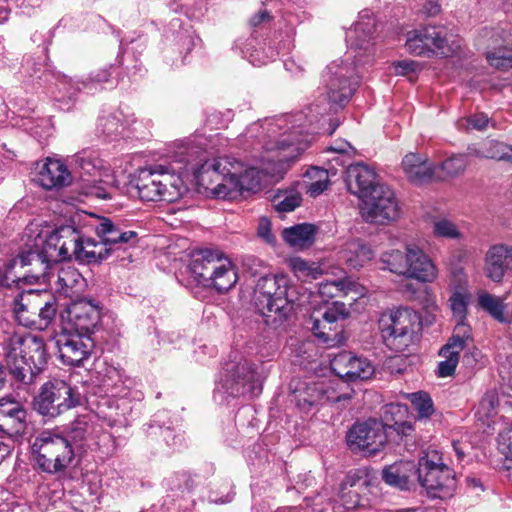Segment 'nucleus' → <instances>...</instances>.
<instances>
[{"instance_id": "nucleus-1", "label": "nucleus", "mask_w": 512, "mask_h": 512, "mask_svg": "<svg viewBox=\"0 0 512 512\" xmlns=\"http://www.w3.org/2000/svg\"><path fill=\"white\" fill-rule=\"evenodd\" d=\"M304 115H283L267 118L251 124L247 128L246 136L255 139L261 147L263 154L260 164L242 171L241 164L238 172V182L242 192L254 191L260 188L266 176L279 177L286 170L289 163L296 161L308 148L310 136L300 129Z\"/></svg>"}, {"instance_id": "nucleus-2", "label": "nucleus", "mask_w": 512, "mask_h": 512, "mask_svg": "<svg viewBox=\"0 0 512 512\" xmlns=\"http://www.w3.org/2000/svg\"><path fill=\"white\" fill-rule=\"evenodd\" d=\"M25 237L26 249L0 270L2 286L38 283L46 277V270L52 264L71 259L77 230L72 226L40 229L30 224L25 230Z\"/></svg>"}, {"instance_id": "nucleus-3", "label": "nucleus", "mask_w": 512, "mask_h": 512, "mask_svg": "<svg viewBox=\"0 0 512 512\" xmlns=\"http://www.w3.org/2000/svg\"><path fill=\"white\" fill-rule=\"evenodd\" d=\"M375 30V21L368 14H362L359 20L347 31L346 41L350 51L343 59H337L327 65L323 72L324 96L329 105L328 110L333 106L342 107L345 105L355 92L359 76L357 72L358 64L362 63L361 51L366 53L372 46V35ZM317 113L327 112V108L319 109L315 104Z\"/></svg>"}, {"instance_id": "nucleus-4", "label": "nucleus", "mask_w": 512, "mask_h": 512, "mask_svg": "<svg viewBox=\"0 0 512 512\" xmlns=\"http://www.w3.org/2000/svg\"><path fill=\"white\" fill-rule=\"evenodd\" d=\"M298 288L284 275L264 276L256 284L254 304L266 322H282L301 304Z\"/></svg>"}, {"instance_id": "nucleus-5", "label": "nucleus", "mask_w": 512, "mask_h": 512, "mask_svg": "<svg viewBox=\"0 0 512 512\" xmlns=\"http://www.w3.org/2000/svg\"><path fill=\"white\" fill-rule=\"evenodd\" d=\"M384 268L391 273L420 283H433L439 270L433 259L417 243L409 242L404 250L391 249L380 256Z\"/></svg>"}, {"instance_id": "nucleus-6", "label": "nucleus", "mask_w": 512, "mask_h": 512, "mask_svg": "<svg viewBox=\"0 0 512 512\" xmlns=\"http://www.w3.org/2000/svg\"><path fill=\"white\" fill-rule=\"evenodd\" d=\"M189 270L199 284L212 286L219 292L231 289L238 279L231 260L218 250L195 251L189 263Z\"/></svg>"}, {"instance_id": "nucleus-7", "label": "nucleus", "mask_w": 512, "mask_h": 512, "mask_svg": "<svg viewBox=\"0 0 512 512\" xmlns=\"http://www.w3.org/2000/svg\"><path fill=\"white\" fill-rule=\"evenodd\" d=\"M134 186L143 201L174 202L187 191L175 171L159 164L139 170Z\"/></svg>"}, {"instance_id": "nucleus-8", "label": "nucleus", "mask_w": 512, "mask_h": 512, "mask_svg": "<svg viewBox=\"0 0 512 512\" xmlns=\"http://www.w3.org/2000/svg\"><path fill=\"white\" fill-rule=\"evenodd\" d=\"M378 324L385 344L396 352H402L420 332L421 317L415 310L402 307L383 312Z\"/></svg>"}, {"instance_id": "nucleus-9", "label": "nucleus", "mask_w": 512, "mask_h": 512, "mask_svg": "<svg viewBox=\"0 0 512 512\" xmlns=\"http://www.w3.org/2000/svg\"><path fill=\"white\" fill-rule=\"evenodd\" d=\"M13 313L18 324L44 330L56 316V300L45 291L25 290L14 299Z\"/></svg>"}, {"instance_id": "nucleus-10", "label": "nucleus", "mask_w": 512, "mask_h": 512, "mask_svg": "<svg viewBox=\"0 0 512 512\" xmlns=\"http://www.w3.org/2000/svg\"><path fill=\"white\" fill-rule=\"evenodd\" d=\"M31 453L36 466L49 474L65 470L74 459V450L69 440L49 431L36 437Z\"/></svg>"}, {"instance_id": "nucleus-11", "label": "nucleus", "mask_w": 512, "mask_h": 512, "mask_svg": "<svg viewBox=\"0 0 512 512\" xmlns=\"http://www.w3.org/2000/svg\"><path fill=\"white\" fill-rule=\"evenodd\" d=\"M81 395L65 380L54 378L45 382L34 399L35 410L49 418H55L80 405Z\"/></svg>"}, {"instance_id": "nucleus-12", "label": "nucleus", "mask_w": 512, "mask_h": 512, "mask_svg": "<svg viewBox=\"0 0 512 512\" xmlns=\"http://www.w3.org/2000/svg\"><path fill=\"white\" fill-rule=\"evenodd\" d=\"M405 47L416 56L448 57L455 54L461 44L459 40L449 39L442 27L424 26L407 33Z\"/></svg>"}, {"instance_id": "nucleus-13", "label": "nucleus", "mask_w": 512, "mask_h": 512, "mask_svg": "<svg viewBox=\"0 0 512 512\" xmlns=\"http://www.w3.org/2000/svg\"><path fill=\"white\" fill-rule=\"evenodd\" d=\"M418 480L431 497L452 496L456 488L453 470L441 462L436 452L420 458L417 469Z\"/></svg>"}, {"instance_id": "nucleus-14", "label": "nucleus", "mask_w": 512, "mask_h": 512, "mask_svg": "<svg viewBox=\"0 0 512 512\" xmlns=\"http://www.w3.org/2000/svg\"><path fill=\"white\" fill-rule=\"evenodd\" d=\"M360 213L366 222L387 224L397 220L401 211L394 191L383 184L361 201Z\"/></svg>"}, {"instance_id": "nucleus-15", "label": "nucleus", "mask_w": 512, "mask_h": 512, "mask_svg": "<svg viewBox=\"0 0 512 512\" xmlns=\"http://www.w3.org/2000/svg\"><path fill=\"white\" fill-rule=\"evenodd\" d=\"M82 170L83 192L87 196L111 199L118 190V181L108 168L97 166L91 159L78 157L76 160Z\"/></svg>"}, {"instance_id": "nucleus-16", "label": "nucleus", "mask_w": 512, "mask_h": 512, "mask_svg": "<svg viewBox=\"0 0 512 512\" xmlns=\"http://www.w3.org/2000/svg\"><path fill=\"white\" fill-rule=\"evenodd\" d=\"M225 372L224 378L217 383L218 392L234 397L260 392L257 373L248 361L227 364Z\"/></svg>"}, {"instance_id": "nucleus-17", "label": "nucleus", "mask_w": 512, "mask_h": 512, "mask_svg": "<svg viewBox=\"0 0 512 512\" xmlns=\"http://www.w3.org/2000/svg\"><path fill=\"white\" fill-rule=\"evenodd\" d=\"M347 443L352 451L375 454L387 443L385 426L377 420L357 423L349 430Z\"/></svg>"}, {"instance_id": "nucleus-18", "label": "nucleus", "mask_w": 512, "mask_h": 512, "mask_svg": "<svg viewBox=\"0 0 512 512\" xmlns=\"http://www.w3.org/2000/svg\"><path fill=\"white\" fill-rule=\"evenodd\" d=\"M241 162L231 161L228 157L215 160L206 165L205 172L211 169L218 183L211 188V193L219 199H234L241 195V184L238 182V172Z\"/></svg>"}, {"instance_id": "nucleus-19", "label": "nucleus", "mask_w": 512, "mask_h": 512, "mask_svg": "<svg viewBox=\"0 0 512 512\" xmlns=\"http://www.w3.org/2000/svg\"><path fill=\"white\" fill-rule=\"evenodd\" d=\"M371 480L365 470L350 472L341 484L340 498L348 509L367 508L372 505Z\"/></svg>"}, {"instance_id": "nucleus-20", "label": "nucleus", "mask_w": 512, "mask_h": 512, "mask_svg": "<svg viewBox=\"0 0 512 512\" xmlns=\"http://www.w3.org/2000/svg\"><path fill=\"white\" fill-rule=\"evenodd\" d=\"M483 38L487 44L486 59L489 65L498 70L512 68V36L503 28L485 29Z\"/></svg>"}, {"instance_id": "nucleus-21", "label": "nucleus", "mask_w": 512, "mask_h": 512, "mask_svg": "<svg viewBox=\"0 0 512 512\" xmlns=\"http://www.w3.org/2000/svg\"><path fill=\"white\" fill-rule=\"evenodd\" d=\"M56 345L64 364L79 366L90 356L94 342L90 336L79 333L60 334L56 339Z\"/></svg>"}, {"instance_id": "nucleus-22", "label": "nucleus", "mask_w": 512, "mask_h": 512, "mask_svg": "<svg viewBox=\"0 0 512 512\" xmlns=\"http://www.w3.org/2000/svg\"><path fill=\"white\" fill-rule=\"evenodd\" d=\"M332 371L346 381L366 380L374 373V367L366 359L350 352H341L331 360Z\"/></svg>"}, {"instance_id": "nucleus-23", "label": "nucleus", "mask_w": 512, "mask_h": 512, "mask_svg": "<svg viewBox=\"0 0 512 512\" xmlns=\"http://www.w3.org/2000/svg\"><path fill=\"white\" fill-rule=\"evenodd\" d=\"M25 336L12 335L3 346L6 365L13 377L24 384L31 383V369L26 364Z\"/></svg>"}, {"instance_id": "nucleus-24", "label": "nucleus", "mask_w": 512, "mask_h": 512, "mask_svg": "<svg viewBox=\"0 0 512 512\" xmlns=\"http://www.w3.org/2000/svg\"><path fill=\"white\" fill-rule=\"evenodd\" d=\"M345 182L348 191L361 201L367 198L374 188L382 185L378 182L374 169L362 162L347 167Z\"/></svg>"}, {"instance_id": "nucleus-25", "label": "nucleus", "mask_w": 512, "mask_h": 512, "mask_svg": "<svg viewBox=\"0 0 512 512\" xmlns=\"http://www.w3.org/2000/svg\"><path fill=\"white\" fill-rule=\"evenodd\" d=\"M66 318L75 328L76 333L90 336L100 320V311L88 300H79L67 306Z\"/></svg>"}, {"instance_id": "nucleus-26", "label": "nucleus", "mask_w": 512, "mask_h": 512, "mask_svg": "<svg viewBox=\"0 0 512 512\" xmlns=\"http://www.w3.org/2000/svg\"><path fill=\"white\" fill-rule=\"evenodd\" d=\"M348 315L346 305L342 302H333L327 306L321 314V319L312 316V331L314 335L321 338L325 343L334 342L338 335L337 321Z\"/></svg>"}, {"instance_id": "nucleus-27", "label": "nucleus", "mask_w": 512, "mask_h": 512, "mask_svg": "<svg viewBox=\"0 0 512 512\" xmlns=\"http://www.w3.org/2000/svg\"><path fill=\"white\" fill-rule=\"evenodd\" d=\"M350 397L349 394L336 395L334 387L323 382L307 384L302 391L296 392L297 405L304 411H309L316 404L340 402Z\"/></svg>"}, {"instance_id": "nucleus-28", "label": "nucleus", "mask_w": 512, "mask_h": 512, "mask_svg": "<svg viewBox=\"0 0 512 512\" xmlns=\"http://www.w3.org/2000/svg\"><path fill=\"white\" fill-rule=\"evenodd\" d=\"M27 412L22 406L10 399H0V429L9 438H17L25 433Z\"/></svg>"}, {"instance_id": "nucleus-29", "label": "nucleus", "mask_w": 512, "mask_h": 512, "mask_svg": "<svg viewBox=\"0 0 512 512\" xmlns=\"http://www.w3.org/2000/svg\"><path fill=\"white\" fill-rule=\"evenodd\" d=\"M512 246L495 244L489 247L484 257L485 275L493 282L500 283L509 269Z\"/></svg>"}, {"instance_id": "nucleus-30", "label": "nucleus", "mask_w": 512, "mask_h": 512, "mask_svg": "<svg viewBox=\"0 0 512 512\" xmlns=\"http://www.w3.org/2000/svg\"><path fill=\"white\" fill-rule=\"evenodd\" d=\"M366 293L365 287L352 280L350 277H345L336 280H327L319 284L318 295L323 301L328 302L335 297H348L352 301L363 297Z\"/></svg>"}, {"instance_id": "nucleus-31", "label": "nucleus", "mask_w": 512, "mask_h": 512, "mask_svg": "<svg viewBox=\"0 0 512 512\" xmlns=\"http://www.w3.org/2000/svg\"><path fill=\"white\" fill-rule=\"evenodd\" d=\"M465 327L459 326L457 334H453L448 343L440 350V355L445 358L438 365L440 377L451 376L459 362L460 353L466 348L470 339L465 338Z\"/></svg>"}, {"instance_id": "nucleus-32", "label": "nucleus", "mask_w": 512, "mask_h": 512, "mask_svg": "<svg viewBox=\"0 0 512 512\" xmlns=\"http://www.w3.org/2000/svg\"><path fill=\"white\" fill-rule=\"evenodd\" d=\"M35 181L45 189H52L68 184L70 173L61 161L47 159L37 165Z\"/></svg>"}, {"instance_id": "nucleus-33", "label": "nucleus", "mask_w": 512, "mask_h": 512, "mask_svg": "<svg viewBox=\"0 0 512 512\" xmlns=\"http://www.w3.org/2000/svg\"><path fill=\"white\" fill-rule=\"evenodd\" d=\"M407 178L413 183H424L437 178L435 165L424 155L409 153L402 161Z\"/></svg>"}, {"instance_id": "nucleus-34", "label": "nucleus", "mask_w": 512, "mask_h": 512, "mask_svg": "<svg viewBox=\"0 0 512 512\" xmlns=\"http://www.w3.org/2000/svg\"><path fill=\"white\" fill-rule=\"evenodd\" d=\"M54 278L53 285L56 292L66 297H73L80 292L83 287L84 279L82 275L77 269L71 266L60 268L56 275L46 272V277L42 279L52 282Z\"/></svg>"}, {"instance_id": "nucleus-35", "label": "nucleus", "mask_w": 512, "mask_h": 512, "mask_svg": "<svg viewBox=\"0 0 512 512\" xmlns=\"http://www.w3.org/2000/svg\"><path fill=\"white\" fill-rule=\"evenodd\" d=\"M75 249L72 248V257L80 262H98L106 259L111 252V247H105L102 241L96 242L91 238H83L77 231Z\"/></svg>"}, {"instance_id": "nucleus-36", "label": "nucleus", "mask_w": 512, "mask_h": 512, "mask_svg": "<svg viewBox=\"0 0 512 512\" xmlns=\"http://www.w3.org/2000/svg\"><path fill=\"white\" fill-rule=\"evenodd\" d=\"M97 224L94 225L96 234L105 243V247H111V251L115 246L126 244L137 237L134 231H121L111 220L107 218H97Z\"/></svg>"}, {"instance_id": "nucleus-37", "label": "nucleus", "mask_w": 512, "mask_h": 512, "mask_svg": "<svg viewBox=\"0 0 512 512\" xmlns=\"http://www.w3.org/2000/svg\"><path fill=\"white\" fill-rule=\"evenodd\" d=\"M417 469L413 461L396 462L383 469L382 478L388 485L405 490L411 478L417 475Z\"/></svg>"}, {"instance_id": "nucleus-38", "label": "nucleus", "mask_w": 512, "mask_h": 512, "mask_svg": "<svg viewBox=\"0 0 512 512\" xmlns=\"http://www.w3.org/2000/svg\"><path fill=\"white\" fill-rule=\"evenodd\" d=\"M340 253L341 258L346 262V264L354 269L363 267L375 256L373 249L359 239L347 241Z\"/></svg>"}, {"instance_id": "nucleus-39", "label": "nucleus", "mask_w": 512, "mask_h": 512, "mask_svg": "<svg viewBox=\"0 0 512 512\" xmlns=\"http://www.w3.org/2000/svg\"><path fill=\"white\" fill-rule=\"evenodd\" d=\"M469 300L470 293L463 285L457 286L449 298V306L452 311L453 318L457 322L453 334H457L459 326L462 325L466 328L464 335L467 339H471L470 328L465 323Z\"/></svg>"}, {"instance_id": "nucleus-40", "label": "nucleus", "mask_w": 512, "mask_h": 512, "mask_svg": "<svg viewBox=\"0 0 512 512\" xmlns=\"http://www.w3.org/2000/svg\"><path fill=\"white\" fill-rule=\"evenodd\" d=\"M24 347H26V364L31 369V382L47 361V353L44 341L41 337L27 335L24 339Z\"/></svg>"}, {"instance_id": "nucleus-41", "label": "nucleus", "mask_w": 512, "mask_h": 512, "mask_svg": "<svg viewBox=\"0 0 512 512\" xmlns=\"http://www.w3.org/2000/svg\"><path fill=\"white\" fill-rule=\"evenodd\" d=\"M316 232L315 225L301 223L285 228L282 237L289 246L295 249H304L314 243Z\"/></svg>"}, {"instance_id": "nucleus-42", "label": "nucleus", "mask_w": 512, "mask_h": 512, "mask_svg": "<svg viewBox=\"0 0 512 512\" xmlns=\"http://www.w3.org/2000/svg\"><path fill=\"white\" fill-rule=\"evenodd\" d=\"M132 385L131 379L124 371L115 367H107L101 379V386L107 395L123 397Z\"/></svg>"}, {"instance_id": "nucleus-43", "label": "nucleus", "mask_w": 512, "mask_h": 512, "mask_svg": "<svg viewBox=\"0 0 512 512\" xmlns=\"http://www.w3.org/2000/svg\"><path fill=\"white\" fill-rule=\"evenodd\" d=\"M469 154L488 159H506L512 162V146L496 140H485L477 146L470 147Z\"/></svg>"}, {"instance_id": "nucleus-44", "label": "nucleus", "mask_w": 512, "mask_h": 512, "mask_svg": "<svg viewBox=\"0 0 512 512\" xmlns=\"http://www.w3.org/2000/svg\"><path fill=\"white\" fill-rule=\"evenodd\" d=\"M499 396L496 391L487 392L480 401L476 417L487 427H491L495 423V417L498 414Z\"/></svg>"}, {"instance_id": "nucleus-45", "label": "nucleus", "mask_w": 512, "mask_h": 512, "mask_svg": "<svg viewBox=\"0 0 512 512\" xmlns=\"http://www.w3.org/2000/svg\"><path fill=\"white\" fill-rule=\"evenodd\" d=\"M306 175L311 180L306 186V193L311 197L321 195L330 185L329 173L325 169L312 167Z\"/></svg>"}, {"instance_id": "nucleus-46", "label": "nucleus", "mask_w": 512, "mask_h": 512, "mask_svg": "<svg viewBox=\"0 0 512 512\" xmlns=\"http://www.w3.org/2000/svg\"><path fill=\"white\" fill-rule=\"evenodd\" d=\"M478 304L497 321H506V305L500 297L494 296L488 292H482L478 295Z\"/></svg>"}, {"instance_id": "nucleus-47", "label": "nucleus", "mask_w": 512, "mask_h": 512, "mask_svg": "<svg viewBox=\"0 0 512 512\" xmlns=\"http://www.w3.org/2000/svg\"><path fill=\"white\" fill-rule=\"evenodd\" d=\"M468 165V158L464 154L454 155L443 161L439 167L442 174L437 175L439 179L455 178L463 174Z\"/></svg>"}, {"instance_id": "nucleus-48", "label": "nucleus", "mask_w": 512, "mask_h": 512, "mask_svg": "<svg viewBox=\"0 0 512 512\" xmlns=\"http://www.w3.org/2000/svg\"><path fill=\"white\" fill-rule=\"evenodd\" d=\"M419 420L430 418L435 412L434 404L430 395L426 392H414L407 395Z\"/></svg>"}, {"instance_id": "nucleus-49", "label": "nucleus", "mask_w": 512, "mask_h": 512, "mask_svg": "<svg viewBox=\"0 0 512 512\" xmlns=\"http://www.w3.org/2000/svg\"><path fill=\"white\" fill-rule=\"evenodd\" d=\"M94 427L86 416L76 419L69 430V437L75 444L83 446L85 442L92 440Z\"/></svg>"}, {"instance_id": "nucleus-50", "label": "nucleus", "mask_w": 512, "mask_h": 512, "mask_svg": "<svg viewBox=\"0 0 512 512\" xmlns=\"http://www.w3.org/2000/svg\"><path fill=\"white\" fill-rule=\"evenodd\" d=\"M301 202V194L296 190L278 191L274 196L273 206L278 212L288 213L299 207Z\"/></svg>"}, {"instance_id": "nucleus-51", "label": "nucleus", "mask_w": 512, "mask_h": 512, "mask_svg": "<svg viewBox=\"0 0 512 512\" xmlns=\"http://www.w3.org/2000/svg\"><path fill=\"white\" fill-rule=\"evenodd\" d=\"M289 267L298 277L317 278L322 274L321 267L315 262H309L301 257H292L288 261Z\"/></svg>"}, {"instance_id": "nucleus-52", "label": "nucleus", "mask_w": 512, "mask_h": 512, "mask_svg": "<svg viewBox=\"0 0 512 512\" xmlns=\"http://www.w3.org/2000/svg\"><path fill=\"white\" fill-rule=\"evenodd\" d=\"M489 118L484 113H475L459 119L456 123L459 130H484L489 124Z\"/></svg>"}, {"instance_id": "nucleus-53", "label": "nucleus", "mask_w": 512, "mask_h": 512, "mask_svg": "<svg viewBox=\"0 0 512 512\" xmlns=\"http://www.w3.org/2000/svg\"><path fill=\"white\" fill-rule=\"evenodd\" d=\"M433 234L436 237L450 239H458L461 237V232L459 231L457 226L447 219H439L434 222Z\"/></svg>"}, {"instance_id": "nucleus-54", "label": "nucleus", "mask_w": 512, "mask_h": 512, "mask_svg": "<svg viewBox=\"0 0 512 512\" xmlns=\"http://www.w3.org/2000/svg\"><path fill=\"white\" fill-rule=\"evenodd\" d=\"M123 125L124 123H121L118 115L116 114L101 117L98 122V127L107 135L119 132L120 127Z\"/></svg>"}, {"instance_id": "nucleus-55", "label": "nucleus", "mask_w": 512, "mask_h": 512, "mask_svg": "<svg viewBox=\"0 0 512 512\" xmlns=\"http://www.w3.org/2000/svg\"><path fill=\"white\" fill-rule=\"evenodd\" d=\"M111 73L109 69H101L93 74L85 81L82 82L84 88L89 90L97 89V86H101L110 80Z\"/></svg>"}, {"instance_id": "nucleus-56", "label": "nucleus", "mask_w": 512, "mask_h": 512, "mask_svg": "<svg viewBox=\"0 0 512 512\" xmlns=\"http://www.w3.org/2000/svg\"><path fill=\"white\" fill-rule=\"evenodd\" d=\"M498 442L504 450L506 458L512 460V425L499 433Z\"/></svg>"}, {"instance_id": "nucleus-57", "label": "nucleus", "mask_w": 512, "mask_h": 512, "mask_svg": "<svg viewBox=\"0 0 512 512\" xmlns=\"http://www.w3.org/2000/svg\"><path fill=\"white\" fill-rule=\"evenodd\" d=\"M418 66V63L415 61L403 60L394 64V71L397 75H408L415 72Z\"/></svg>"}, {"instance_id": "nucleus-58", "label": "nucleus", "mask_w": 512, "mask_h": 512, "mask_svg": "<svg viewBox=\"0 0 512 512\" xmlns=\"http://www.w3.org/2000/svg\"><path fill=\"white\" fill-rule=\"evenodd\" d=\"M258 235L269 244H273L275 241L271 232L270 222L266 218H262L259 222Z\"/></svg>"}, {"instance_id": "nucleus-59", "label": "nucleus", "mask_w": 512, "mask_h": 512, "mask_svg": "<svg viewBox=\"0 0 512 512\" xmlns=\"http://www.w3.org/2000/svg\"><path fill=\"white\" fill-rule=\"evenodd\" d=\"M329 150L347 155H354L356 153L354 147H352L351 144L345 140L335 141V143L329 147Z\"/></svg>"}, {"instance_id": "nucleus-60", "label": "nucleus", "mask_w": 512, "mask_h": 512, "mask_svg": "<svg viewBox=\"0 0 512 512\" xmlns=\"http://www.w3.org/2000/svg\"><path fill=\"white\" fill-rule=\"evenodd\" d=\"M13 449V440L7 439L4 440L2 436H0V463L11 453Z\"/></svg>"}, {"instance_id": "nucleus-61", "label": "nucleus", "mask_w": 512, "mask_h": 512, "mask_svg": "<svg viewBox=\"0 0 512 512\" xmlns=\"http://www.w3.org/2000/svg\"><path fill=\"white\" fill-rule=\"evenodd\" d=\"M440 12V5L434 1H428L423 6V13L427 16H435Z\"/></svg>"}, {"instance_id": "nucleus-62", "label": "nucleus", "mask_w": 512, "mask_h": 512, "mask_svg": "<svg viewBox=\"0 0 512 512\" xmlns=\"http://www.w3.org/2000/svg\"><path fill=\"white\" fill-rule=\"evenodd\" d=\"M269 18V14L266 12V11H262V12H259L258 14L254 15L251 19H250V24L252 26H258L260 25L261 23L265 22L266 20H268Z\"/></svg>"}, {"instance_id": "nucleus-63", "label": "nucleus", "mask_w": 512, "mask_h": 512, "mask_svg": "<svg viewBox=\"0 0 512 512\" xmlns=\"http://www.w3.org/2000/svg\"><path fill=\"white\" fill-rule=\"evenodd\" d=\"M9 15V8L5 5V0H0V23L7 20Z\"/></svg>"}, {"instance_id": "nucleus-64", "label": "nucleus", "mask_w": 512, "mask_h": 512, "mask_svg": "<svg viewBox=\"0 0 512 512\" xmlns=\"http://www.w3.org/2000/svg\"><path fill=\"white\" fill-rule=\"evenodd\" d=\"M498 4L506 13L512 14V0H498Z\"/></svg>"}]
</instances>
